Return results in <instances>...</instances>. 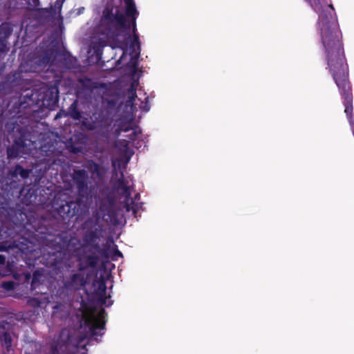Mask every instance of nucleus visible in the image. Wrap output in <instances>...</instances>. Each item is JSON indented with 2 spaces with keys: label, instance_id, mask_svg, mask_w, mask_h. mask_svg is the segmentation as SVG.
I'll list each match as a JSON object with an SVG mask.
<instances>
[{
  "label": "nucleus",
  "instance_id": "f257e3e1",
  "mask_svg": "<svg viewBox=\"0 0 354 354\" xmlns=\"http://www.w3.org/2000/svg\"><path fill=\"white\" fill-rule=\"evenodd\" d=\"M34 232L28 230V237L15 234L14 231L8 227L4 229L3 225L0 228V236L2 238H10L12 243L0 245V251H7L10 249L17 248L21 253L26 255H31L37 258L36 243L40 238L44 244L53 250L48 252L46 258V266L50 268L48 274L51 278L60 277L62 272V261L66 258L67 251L71 245L72 237L67 232H61L57 234L48 233L46 228L32 226Z\"/></svg>",
  "mask_w": 354,
  "mask_h": 354
},
{
  "label": "nucleus",
  "instance_id": "f03ea898",
  "mask_svg": "<svg viewBox=\"0 0 354 354\" xmlns=\"http://www.w3.org/2000/svg\"><path fill=\"white\" fill-rule=\"evenodd\" d=\"M125 14L121 12L119 6H115L113 2H108L103 11L100 19V27L102 34L111 40L114 45L121 49L127 47L124 41L119 39V37L124 30L129 29L130 24H127L126 16L131 18L133 35L137 33L136 18L138 12H127V6H125Z\"/></svg>",
  "mask_w": 354,
  "mask_h": 354
},
{
  "label": "nucleus",
  "instance_id": "7ed1b4c3",
  "mask_svg": "<svg viewBox=\"0 0 354 354\" xmlns=\"http://www.w3.org/2000/svg\"><path fill=\"white\" fill-rule=\"evenodd\" d=\"M71 180L77 192L75 201H70L61 205L58 214L63 220L70 221L76 216V220L88 211V202L93 198L94 188L89 185L88 172L84 169H74L71 174Z\"/></svg>",
  "mask_w": 354,
  "mask_h": 354
},
{
  "label": "nucleus",
  "instance_id": "20e7f679",
  "mask_svg": "<svg viewBox=\"0 0 354 354\" xmlns=\"http://www.w3.org/2000/svg\"><path fill=\"white\" fill-rule=\"evenodd\" d=\"M80 310L82 312V319L84 324L88 328V332L91 337L97 342L101 341L106 328V312L102 308L97 315L95 314V308L93 304L87 302L82 299Z\"/></svg>",
  "mask_w": 354,
  "mask_h": 354
},
{
  "label": "nucleus",
  "instance_id": "39448f33",
  "mask_svg": "<svg viewBox=\"0 0 354 354\" xmlns=\"http://www.w3.org/2000/svg\"><path fill=\"white\" fill-rule=\"evenodd\" d=\"M112 120L109 111L104 108L95 109L89 118H84L82 127L87 131H95L101 136H108Z\"/></svg>",
  "mask_w": 354,
  "mask_h": 354
},
{
  "label": "nucleus",
  "instance_id": "423d86ee",
  "mask_svg": "<svg viewBox=\"0 0 354 354\" xmlns=\"http://www.w3.org/2000/svg\"><path fill=\"white\" fill-rule=\"evenodd\" d=\"M64 267V265L62 264ZM64 268L62 269V271ZM58 278H62V286L59 288V291L60 292L66 293V295H71L77 291H80L84 288L88 284V278L85 276L84 274L78 271H72L71 273L64 277L63 276V272L60 277H58L55 279L53 278L54 280L57 279Z\"/></svg>",
  "mask_w": 354,
  "mask_h": 354
},
{
  "label": "nucleus",
  "instance_id": "0eeeda50",
  "mask_svg": "<svg viewBox=\"0 0 354 354\" xmlns=\"http://www.w3.org/2000/svg\"><path fill=\"white\" fill-rule=\"evenodd\" d=\"M95 199L97 208L95 214L96 215L99 214L100 218L106 222L113 223L116 217L113 209V199L109 196L105 198L98 197L97 199L95 198Z\"/></svg>",
  "mask_w": 354,
  "mask_h": 354
},
{
  "label": "nucleus",
  "instance_id": "6e6552de",
  "mask_svg": "<svg viewBox=\"0 0 354 354\" xmlns=\"http://www.w3.org/2000/svg\"><path fill=\"white\" fill-rule=\"evenodd\" d=\"M100 229H94V230H86L83 234L82 241L83 247H88L93 249L95 252L100 254L104 259L109 257L107 249L102 248L97 243L100 238Z\"/></svg>",
  "mask_w": 354,
  "mask_h": 354
},
{
  "label": "nucleus",
  "instance_id": "1a4fd4ad",
  "mask_svg": "<svg viewBox=\"0 0 354 354\" xmlns=\"http://www.w3.org/2000/svg\"><path fill=\"white\" fill-rule=\"evenodd\" d=\"M115 188L118 191H122V194L124 197V207L127 212L131 211L134 215L138 212V205L131 200V187L128 185V181L124 178L123 172L117 180Z\"/></svg>",
  "mask_w": 354,
  "mask_h": 354
},
{
  "label": "nucleus",
  "instance_id": "9d476101",
  "mask_svg": "<svg viewBox=\"0 0 354 354\" xmlns=\"http://www.w3.org/2000/svg\"><path fill=\"white\" fill-rule=\"evenodd\" d=\"M87 252L89 254L82 257L81 255L77 256V271L83 272L88 268H95L103 258L100 254L94 251L93 249L88 248Z\"/></svg>",
  "mask_w": 354,
  "mask_h": 354
},
{
  "label": "nucleus",
  "instance_id": "9b49d317",
  "mask_svg": "<svg viewBox=\"0 0 354 354\" xmlns=\"http://www.w3.org/2000/svg\"><path fill=\"white\" fill-rule=\"evenodd\" d=\"M117 128L115 133L118 136L121 132H127L132 129L133 124V116L129 113L122 115L117 121Z\"/></svg>",
  "mask_w": 354,
  "mask_h": 354
},
{
  "label": "nucleus",
  "instance_id": "f8f14e48",
  "mask_svg": "<svg viewBox=\"0 0 354 354\" xmlns=\"http://www.w3.org/2000/svg\"><path fill=\"white\" fill-rule=\"evenodd\" d=\"M26 147L22 145L20 139H15L13 144L6 149L7 158L12 160L17 158L20 153H24Z\"/></svg>",
  "mask_w": 354,
  "mask_h": 354
},
{
  "label": "nucleus",
  "instance_id": "ddd939ff",
  "mask_svg": "<svg viewBox=\"0 0 354 354\" xmlns=\"http://www.w3.org/2000/svg\"><path fill=\"white\" fill-rule=\"evenodd\" d=\"M31 173V169H24L21 165H16L8 171V176L12 179L18 178L19 176L22 180H24L28 178Z\"/></svg>",
  "mask_w": 354,
  "mask_h": 354
},
{
  "label": "nucleus",
  "instance_id": "4468645a",
  "mask_svg": "<svg viewBox=\"0 0 354 354\" xmlns=\"http://www.w3.org/2000/svg\"><path fill=\"white\" fill-rule=\"evenodd\" d=\"M77 94H80V93H82L80 89L82 90L83 91H92L93 89L95 87L93 80L87 77H80L77 79Z\"/></svg>",
  "mask_w": 354,
  "mask_h": 354
},
{
  "label": "nucleus",
  "instance_id": "2eb2a0df",
  "mask_svg": "<svg viewBox=\"0 0 354 354\" xmlns=\"http://www.w3.org/2000/svg\"><path fill=\"white\" fill-rule=\"evenodd\" d=\"M6 81L12 87H20L23 85L24 81L22 72L14 71L10 73L6 76Z\"/></svg>",
  "mask_w": 354,
  "mask_h": 354
},
{
  "label": "nucleus",
  "instance_id": "dca6fc26",
  "mask_svg": "<svg viewBox=\"0 0 354 354\" xmlns=\"http://www.w3.org/2000/svg\"><path fill=\"white\" fill-rule=\"evenodd\" d=\"M45 270L44 269L36 270L32 277L30 283V290H35L42 284L45 279Z\"/></svg>",
  "mask_w": 354,
  "mask_h": 354
},
{
  "label": "nucleus",
  "instance_id": "f3484780",
  "mask_svg": "<svg viewBox=\"0 0 354 354\" xmlns=\"http://www.w3.org/2000/svg\"><path fill=\"white\" fill-rule=\"evenodd\" d=\"M86 167L92 174L96 175L98 178H102L106 172V169L104 167L100 166L93 160H88Z\"/></svg>",
  "mask_w": 354,
  "mask_h": 354
},
{
  "label": "nucleus",
  "instance_id": "a211bd4d",
  "mask_svg": "<svg viewBox=\"0 0 354 354\" xmlns=\"http://www.w3.org/2000/svg\"><path fill=\"white\" fill-rule=\"evenodd\" d=\"M96 285L97 287L95 289V293L98 296L102 304H104L106 300V286L105 281L102 279L98 281L93 282V286H95Z\"/></svg>",
  "mask_w": 354,
  "mask_h": 354
},
{
  "label": "nucleus",
  "instance_id": "6ab92c4d",
  "mask_svg": "<svg viewBox=\"0 0 354 354\" xmlns=\"http://www.w3.org/2000/svg\"><path fill=\"white\" fill-rule=\"evenodd\" d=\"M19 136L16 139H20L22 141V145L25 147H30L35 141L32 140V134L26 127L19 129Z\"/></svg>",
  "mask_w": 354,
  "mask_h": 354
},
{
  "label": "nucleus",
  "instance_id": "aec40b11",
  "mask_svg": "<svg viewBox=\"0 0 354 354\" xmlns=\"http://www.w3.org/2000/svg\"><path fill=\"white\" fill-rule=\"evenodd\" d=\"M101 218L100 215L93 214V216L86 219L82 225L85 230H94V229H100L99 224Z\"/></svg>",
  "mask_w": 354,
  "mask_h": 354
},
{
  "label": "nucleus",
  "instance_id": "412c9836",
  "mask_svg": "<svg viewBox=\"0 0 354 354\" xmlns=\"http://www.w3.org/2000/svg\"><path fill=\"white\" fill-rule=\"evenodd\" d=\"M13 31L12 26L10 23L3 22L0 25V39L7 41L11 36Z\"/></svg>",
  "mask_w": 354,
  "mask_h": 354
},
{
  "label": "nucleus",
  "instance_id": "4be33fe9",
  "mask_svg": "<svg viewBox=\"0 0 354 354\" xmlns=\"http://www.w3.org/2000/svg\"><path fill=\"white\" fill-rule=\"evenodd\" d=\"M68 115L75 120L82 118V112L78 109V101L75 100L68 109Z\"/></svg>",
  "mask_w": 354,
  "mask_h": 354
},
{
  "label": "nucleus",
  "instance_id": "5701e85b",
  "mask_svg": "<svg viewBox=\"0 0 354 354\" xmlns=\"http://www.w3.org/2000/svg\"><path fill=\"white\" fill-rule=\"evenodd\" d=\"M59 98V90L57 86L50 87L47 93H45V97L42 99L45 100L52 102L53 104L56 103Z\"/></svg>",
  "mask_w": 354,
  "mask_h": 354
},
{
  "label": "nucleus",
  "instance_id": "b1692460",
  "mask_svg": "<svg viewBox=\"0 0 354 354\" xmlns=\"http://www.w3.org/2000/svg\"><path fill=\"white\" fill-rule=\"evenodd\" d=\"M0 342L2 346L6 347L7 352H9L12 343V339L10 334L8 332H3L0 335Z\"/></svg>",
  "mask_w": 354,
  "mask_h": 354
},
{
  "label": "nucleus",
  "instance_id": "393cba45",
  "mask_svg": "<svg viewBox=\"0 0 354 354\" xmlns=\"http://www.w3.org/2000/svg\"><path fill=\"white\" fill-rule=\"evenodd\" d=\"M130 48L132 51L136 53L137 57H139L140 55L141 48H140V41L139 39V36L137 33L133 35L132 41L130 45Z\"/></svg>",
  "mask_w": 354,
  "mask_h": 354
},
{
  "label": "nucleus",
  "instance_id": "a878e982",
  "mask_svg": "<svg viewBox=\"0 0 354 354\" xmlns=\"http://www.w3.org/2000/svg\"><path fill=\"white\" fill-rule=\"evenodd\" d=\"M106 46V41L104 40L100 39L98 42H95L93 45V49L94 50V53L97 57H101L102 54V49Z\"/></svg>",
  "mask_w": 354,
  "mask_h": 354
},
{
  "label": "nucleus",
  "instance_id": "bb28decb",
  "mask_svg": "<svg viewBox=\"0 0 354 354\" xmlns=\"http://www.w3.org/2000/svg\"><path fill=\"white\" fill-rule=\"evenodd\" d=\"M7 41L0 39V61L3 59L8 51Z\"/></svg>",
  "mask_w": 354,
  "mask_h": 354
},
{
  "label": "nucleus",
  "instance_id": "cd10ccee",
  "mask_svg": "<svg viewBox=\"0 0 354 354\" xmlns=\"http://www.w3.org/2000/svg\"><path fill=\"white\" fill-rule=\"evenodd\" d=\"M132 130L133 131L130 134L126 136L127 138V141L128 142L135 141L138 138V135L141 133V131L137 129V128L132 129Z\"/></svg>",
  "mask_w": 354,
  "mask_h": 354
},
{
  "label": "nucleus",
  "instance_id": "c85d7f7f",
  "mask_svg": "<svg viewBox=\"0 0 354 354\" xmlns=\"http://www.w3.org/2000/svg\"><path fill=\"white\" fill-rule=\"evenodd\" d=\"M68 147L70 151L74 153H78L82 150V147L77 146L75 145V143L73 142V138H71L70 141L68 142Z\"/></svg>",
  "mask_w": 354,
  "mask_h": 354
},
{
  "label": "nucleus",
  "instance_id": "c756f323",
  "mask_svg": "<svg viewBox=\"0 0 354 354\" xmlns=\"http://www.w3.org/2000/svg\"><path fill=\"white\" fill-rule=\"evenodd\" d=\"M125 6H127V12L136 11V4L133 0H124Z\"/></svg>",
  "mask_w": 354,
  "mask_h": 354
},
{
  "label": "nucleus",
  "instance_id": "7c9ffc66",
  "mask_svg": "<svg viewBox=\"0 0 354 354\" xmlns=\"http://www.w3.org/2000/svg\"><path fill=\"white\" fill-rule=\"evenodd\" d=\"M19 214L21 218V221H20L19 225L24 228H27V226L30 225V223H28V221L25 222V218H27L26 214L23 212H20Z\"/></svg>",
  "mask_w": 354,
  "mask_h": 354
},
{
  "label": "nucleus",
  "instance_id": "2f4dec72",
  "mask_svg": "<svg viewBox=\"0 0 354 354\" xmlns=\"http://www.w3.org/2000/svg\"><path fill=\"white\" fill-rule=\"evenodd\" d=\"M1 287L6 290H12L15 288V283L12 281H4L1 284Z\"/></svg>",
  "mask_w": 354,
  "mask_h": 354
},
{
  "label": "nucleus",
  "instance_id": "473e14b6",
  "mask_svg": "<svg viewBox=\"0 0 354 354\" xmlns=\"http://www.w3.org/2000/svg\"><path fill=\"white\" fill-rule=\"evenodd\" d=\"M28 3L29 6L31 7L32 9L37 8L40 4L39 0H32V3L28 1Z\"/></svg>",
  "mask_w": 354,
  "mask_h": 354
},
{
  "label": "nucleus",
  "instance_id": "72a5a7b5",
  "mask_svg": "<svg viewBox=\"0 0 354 354\" xmlns=\"http://www.w3.org/2000/svg\"><path fill=\"white\" fill-rule=\"evenodd\" d=\"M29 304L32 306H40V301L37 299H32L29 300Z\"/></svg>",
  "mask_w": 354,
  "mask_h": 354
},
{
  "label": "nucleus",
  "instance_id": "f704fd0d",
  "mask_svg": "<svg viewBox=\"0 0 354 354\" xmlns=\"http://www.w3.org/2000/svg\"><path fill=\"white\" fill-rule=\"evenodd\" d=\"M6 263V257L5 256L0 254V265L3 266Z\"/></svg>",
  "mask_w": 354,
  "mask_h": 354
},
{
  "label": "nucleus",
  "instance_id": "c9c22d12",
  "mask_svg": "<svg viewBox=\"0 0 354 354\" xmlns=\"http://www.w3.org/2000/svg\"><path fill=\"white\" fill-rule=\"evenodd\" d=\"M107 103L110 108L115 106V102L112 100H108Z\"/></svg>",
  "mask_w": 354,
  "mask_h": 354
},
{
  "label": "nucleus",
  "instance_id": "e433bc0d",
  "mask_svg": "<svg viewBox=\"0 0 354 354\" xmlns=\"http://www.w3.org/2000/svg\"><path fill=\"white\" fill-rule=\"evenodd\" d=\"M115 254L120 257H122V253L118 250H116Z\"/></svg>",
  "mask_w": 354,
  "mask_h": 354
},
{
  "label": "nucleus",
  "instance_id": "4c0bfd02",
  "mask_svg": "<svg viewBox=\"0 0 354 354\" xmlns=\"http://www.w3.org/2000/svg\"><path fill=\"white\" fill-rule=\"evenodd\" d=\"M31 278V275L30 273L26 274V280L28 281Z\"/></svg>",
  "mask_w": 354,
  "mask_h": 354
},
{
  "label": "nucleus",
  "instance_id": "58836bf2",
  "mask_svg": "<svg viewBox=\"0 0 354 354\" xmlns=\"http://www.w3.org/2000/svg\"><path fill=\"white\" fill-rule=\"evenodd\" d=\"M140 198V194H136L135 196V199H139Z\"/></svg>",
  "mask_w": 354,
  "mask_h": 354
},
{
  "label": "nucleus",
  "instance_id": "ea45409f",
  "mask_svg": "<svg viewBox=\"0 0 354 354\" xmlns=\"http://www.w3.org/2000/svg\"><path fill=\"white\" fill-rule=\"evenodd\" d=\"M130 37H131V36H130V35L129 34V35H128L127 38H128V39H129V38H130Z\"/></svg>",
  "mask_w": 354,
  "mask_h": 354
},
{
  "label": "nucleus",
  "instance_id": "a19ab883",
  "mask_svg": "<svg viewBox=\"0 0 354 354\" xmlns=\"http://www.w3.org/2000/svg\"><path fill=\"white\" fill-rule=\"evenodd\" d=\"M44 10H45L46 12H48V9H47V8H45V9H44Z\"/></svg>",
  "mask_w": 354,
  "mask_h": 354
}]
</instances>
